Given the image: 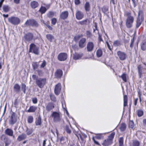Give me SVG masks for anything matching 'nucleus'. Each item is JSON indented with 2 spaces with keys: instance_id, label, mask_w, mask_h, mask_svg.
I'll return each mask as SVG.
<instances>
[{
  "instance_id": "obj_1",
  "label": "nucleus",
  "mask_w": 146,
  "mask_h": 146,
  "mask_svg": "<svg viewBox=\"0 0 146 146\" xmlns=\"http://www.w3.org/2000/svg\"><path fill=\"white\" fill-rule=\"evenodd\" d=\"M115 135V132H113L108 136V138L105 140L102 144L103 146H108L112 143L113 139Z\"/></svg>"
},
{
  "instance_id": "obj_2",
  "label": "nucleus",
  "mask_w": 146,
  "mask_h": 146,
  "mask_svg": "<svg viewBox=\"0 0 146 146\" xmlns=\"http://www.w3.org/2000/svg\"><path fill=\"white\" fill-rule=\"evenodd\" d=\"M130 15L131 14L129 13H127L126 15L127 18L126 19V24L128 28H130L132 27L134 21L133 17L131 16Z\"/></svg>"
},
{
  "instance_id": "obj_3",
  "label": "nucleus",
  "mask_w": 146,
  "mask_h": 146,
  "mask_svg": "<svg viewBox=\"0 0 146 146\" xmlns=\"http://www.w3.org/2000/svg\"><path fill=\"white\" fill-rule=\"evenodd\" d=\"M46 78H39L36 81V85L40 88H42L44 87L46 83Z\"/></svg>"
},
{
  "instance_id": "obj_4",
  "label": "nucleus",
  "mask_w": 146,
  "mask_h": 146,
  "mask_svg": "<svg viewBox=\"0 0 146 146\" xmlns=\"http://www.w3.org/2000/svg\"><path fill=\"white\" fill-rule=\"evenodd\" d=\"M29 52H33L38 55L39 54V48L37 46L34 44L31 43L30 45Z\"/></svg>"
},
{
  "instance_id": "obj_5",
  "label": "nucleus",
  "mask_w": 146,
  "mask_h": 146,
  "mask_svg": "<svg viewBox=\"0 0 146 146\" xmlns=\"http://www.w3.org/2000/svg\"><path fill=\"white\" fill-rule=\"evenodd\" d=\"M25 25L27 26H31L37 27H38L39 24L37 21L34 19L28 20L25 23Z\"/></svg>"
},
{
  "instance_id": "obj_6",
  "label": "nucleus",
  "mask_w": 146,
  "mask_h": 146,
  "mask_svg": "<svg viewBox=\"0 0 146 146\" xmlns=\"http://www.w3.org/2000/svg\"><path fill=\"white\" fill-rule=\"evenodd\" d=\"M8 21L10 23L14 25H17L20 22V20L19 18L14 17H11L9 18Z\"/></svg>"
},
{
  "instance_id": "obj_7",
  "label": "nucleus",
  "mask_w": 146,
  "mask_h": 146,
  "mask_svg": "<svg viewBox=\"0 0 146 146\" xmlns=\"http://www.w3.org/2000/svg\"><path fill=\"white\" fill-rule=\"evenodd\" d=\"M17 118L15 113L13 112L9 120V124L13 125L17 121Z\"/></svg>"
},
{
  "instance_id": "obj_8",
  "label": "nucleus",
  "mask_w": 146,
  "mask_h": 146,
  "mask_svg": "<svg viewBox=\"0 0 146 146\" xmlns=\"http://www.w3.org/2000/svg\"><path fill=\"white\" fill-rule=\"evenodd\" d=\"M67 54L65 53H61L58 56V59L60 61H64L67 58Z\"/></svg>"
},
{
  "instance_id": "obj_9",
  "label": "nucleus",
  "mask_w": 146,
  "mask_h": 146,
  "mask_svg": "<svg viewBox=\"0 0 146 146\" xmlns=\"http://www.w3.org/2000/svg\"><path fill=\"white\" fill-rule=\"evenodd\" d=\"M61 84L60 83H58L55 86L54 89V92L56 95H58L60 93L61 90Z\"/></svg>"
},
{
  "instance_id": "obj_10",
  "label": "nucleus",
  "mask_w": 146,
  "mask_h": 146,
  "mask_svg": "<svg viewBox=\"0 0 146 146\" xmlns=\"http://www.w3.org/2000/svg\"><path fill=\"white\" fill-rule=\"evenodd\" d=\"M52 116L53 118V120L55 122H58L60 121L59 114L56 112H53L52 114Z\"/></svg>"
},
{
  "instance_id": "obj_11",
  "label": "nucleus",
  "mask_w": 146,
  "mask_h": 146,
  "mask_svg": "<svg viewBox=\"0 0 146 146\" xmlns=\"http://www.w3.org/2000/svg\"><path fill=\"white\" fill-rule=\"evenodd\" d=\"M84 17V15L83 13L81 11L77 10L76 13V19L80 20L82 19Z\"/></svg>"
},
{
  "instance_id": "obj_12",
  "label": "nucleus",
  "mask_w": 146,
  "mask_h": 146,
  "mask_svg": "<svg viewBox=\"0 0 146 146\" xmlns=\"http://www.w3.org/2000/svg\"><path fill=\"white\" fill-rule=\"evenodd\" d=\"M54 108V104L52 102H50L48 103L46 106V110L48 111H50L53 110Z\"/></svg>"
},
{
  "instance_id": "obj_13",
  "label": "nucleus",
  "mask_w": 146,
  "mask_h": 146,
  "mask_svg": "<svg viewBox=\"0 0 146 146\" xmlns=\"http://www.w3.org/2000/svg\"><path fill=\"white\" fill-rule=\"evenodd\" d=\"M63 72L60 69H58L54 73L55 77L57 78H60L62 75Z\"/></svg>"
},
{
  "instance_id": "obj_14",
  "label": "nucleus",
  "mask_w": 146,
  "mask_h": 146,
  "mask_svg": "<svg viewBox=\"0 0 146 146\" xmlns=\"http://www.w3.org/2000/svg\"><path fill=\"white\" fill-rule=\"evenodd\" d=\"M94 47V45L93 43L91 42H88L87 46V49L88 52L92 51Z\"/></svg>"
},
{
  "instance_id": "obj_15",
  "label": "nucleus",
  "mask_w": 146,
  "mask_h": 146,
  "mask_svg": "<svg viewBox=\"0 0 146 146\" xmlns=\"http://www.w3.org/2000/svg\"><path fill=\"white\" fill-rule=\"evenodd\" d=\"M86 41V39L85 38H82L79 42L78 46L79 47L81 48H83L85 46Z\"/></svg>"
},
{
  "instance_id": "obj_16",
  "label": "nucleus",
  "mask_w": 146,
  "mask_h": 146,
  "mask_svg": "<svg viewBox=\"0 0 146 146\" xmlns=\"http://www.w3.org/2000/svg\"><path fill=\"white\" fill-rule=\"evenodd\" d=\"M33 37V35L32 33H28L24 36L25 40L27 41H29L32 40Z\"/></svg>"
},
{
  "instance_id": "obj_17",
  "label": "nucleus",
  "mask_w": 146,
  "mask_h": 146,
  "mask_svg": "<svg viewBox=\"0 0 146 146\" xmlns=\"http://www.w3.org/2000/svg\"><path fill=\"white\" fill-rule=\"evenodd\" d=\"M69 15L68 12L67 11L62 12L60 15V18L61 19L64 20L66 19Z\"/></svg>"
},
{
  "instance_id": "obj_18",
  "label": "nucleus",
  "mask_w": 146,
  "mask_h": 146,
  "mask_svg": "<svg viewBox=\"0 0 146 146\" xmlns=\"http://www.w3.org/2000/svg\"><path fill=\"white\" fill-rule=\"evenodd\" d=\"M84 8L86 13L89 12L91 7L90 3L89 2L87 1L86 2L84 5Z\"/></svg>"
},
{
  "instance_id": "obj_19",
  "label": "nucleus",
  "mask_w": 146,
  "mask_h": 146,
  "mask_svg": "<svg viewBox=\"0 0 146 146\" xmlns=\"http://www.w3.org/2000/svg\"><path fill=\"white\" fill-rule=\"evenodd\" d=\"M140 12V11L138 13V16L136 21L137 24L136 25V27L137 28H138L139 27L140 25L141 24L142 21V17H140L139 16Z\"/></svg>"
},
{
  "instance_id": "obj_20",
  "label": "nucleus",
  "mask_w": 146,
  "mask_h": 146,
  "mask_svg": "<svg viewBox=\"0 0 146 146\" xmlns=\"http://www.w3.org/2000/svg\"><path fill=\"white\" fill-rule=\"evenodd\" d=\"M5 134L10 136H13V131L11 129L7 128L5 129Z\"/></svg>"
},
{
  "instance_id": "obj_21",
  "label": "nucleus",
  "mask_w": 146,
  "mask_h": 146,
  "mask_svg": "<svg viewBox=\"0 0 146 146\" xmlns=\"http://www.w3.org/2000/svg\"><path fill=\"white\" fill-rule=\"evenodd\" d=\"M127 57L126 54L124 52L119 51V58L121 60H125Z\"/></svg>"
},
{
  "instance_id": "obj_22",
  "label": "nucleus",
  "mask_w": 146,
  "mask_h": 146,
  "mask_svg": "<svg viewBox=\"0 0 146 146\" xmlns=\"http://www.w3.org/2000/svg\"><path fill=\"white\" fill-rule=\"evenodd\" d=\"M27 137V135L24 133H23L18 136L17 140L19 141H21L26 139Z\"/></svg>"
},
{
  "instance_id": "obj_23",
  "label": "nucleus",
  "mask_w": 146,
  "mask_h": 146,
  "mask_svg": "<svg viewBox=\"0 0 146 146\" xmlns=\"http://www.w3.org/2000/svg\"><path fill=\"white\" fill-rule=\"evenodd\" d=\"M30 5L32 8L34 9L38 7L39 4L38 2L36 1H33L31 2Z\"/></svg>"
},
{
  "instance_id": "obj_24",
  "label": "nucleus",
  "mask_w": 146,
  "mask_h": 146,
  "mask_svg": "<svg viewBox=\"0 0 146 146\" xmlns=\"http://www.w3.org/2000/svg\"><path fill=\"white\" fill-rule=\"evenodd\" d=\"M82 56V53H75L73 55V58L74 59L77 60L81 58Z\"/></svg>"
},
{
  "instance_id": "obj_25",
  "label": "nucleus",
  "mask_w": 146,
  "mask_h": 146,
  "mask_svg": "<svg viewBox=\"0 0 146 146\" xmlns=\"http://www.w3.org/2000/svg\"><path fill=\"white\" fill-rule=\"evenodd\" d=\"M35 124L36 125H40L42 123L41 118L40 115H39L38 117L36 119Z\"/></svg>"
},
{
  "instance_id": "obj_26",
  "label": "nucleus",
  "mask_w": 146,
  "mask_h": 146,
  "mask_svg": "<svg viewBox=\"0 0 146 146\" xmlns=\"http://www.w3.org/2000/svg\"><path fill=\"white\" fill-rule=\"evenodd\" d=\"M37 107L35 106H31L27 111L29 113L35 112L37 109Z\"/></svg>"
},
{
  "instance_id": "obj_27",
  "label": "nucleus",
  "mask_w": 146,
  "mask_h": 146,
  "mask_svg": "<svg viewBox=\"0 0 146 146\" xmlns=\"http://www.w3.org/2000/svg\"><path fill=\"white\" fill-rule=\"evenodd\" d=\"M137 68L139 77L141 78L142 75V70L143 69V67L140 64L138 65Z\"/></svg>"
},
{
  "instance_id": "obj_28",
  "label": "nucleus",
  "mask_w": 146,
  "mask_h": 146,
  "mask_svg": "<svg viewBox=\"0 0 146 146\" xmlns=\"http://www.w3.org/2000/svg\"><path fill=\"white\" fill-rule=\"evenodd\" d=\"M126 128V125L124 123H121L119 127V129H120L121 131V132L125 130Z\"/></svg>"
},
{
  "instance_id": "obj_29",
  "label": "nucleus",
  "mask_w": 146,
  "mask_h": 146,
  "mask_svg": "<svg viewBox=\"0 0 146 146\" xmlns=\"http://www.w3.org/2000/svg\"><path fill=\"white\" fill-rule=\"evenodd\" d=\"M5 146H8L11 143V140L8 138L5 137L4 138Z\"/></svg>"
},
{
  "instance_id": "obj_30",
  "label": "nucleus",
  "mask_w": 146,
  "mask_h": 146,
  "mask_svg": "<svg viewBox=\"0 0 146 146\" xmlns=\"http://www.w3.org/2000/svg\"><path fill=\"white\" fill-rule=\"evenodd\" d=\"M14 91L17 92H19L20 89V86L18 84H15L14 86Z\"/></svg>"
},
{
  "instance_id": "obj_31",
  "label": "nucleus",
  "mask_w": 146,
  "mask_h": 146,
  "mask_svg": "<svg viewBox=\"0 0 146 146\" xmlns=\"http://www.w3.org/2000/svg\"><path fill=\"white\" fill-rule=\"evenodd\" d=\"M127 96L126 95H125L123 96V106L125 107L127 105Z\"/></svg>"
},
{
  "instance_id": "obj_32",
  "label": "nucleus",
  "mask_w": 146,
  "mask_h": 146,
  "mask_svg": "<svg viewBox=\"0 0 146 146\" xmlns=\"http://www.w3.org/2000/svg\"><path fill=\"white\" fill-rule=\"evenodd\" d=\"M47 10L46 8L42 6L39 10V11L41 13V14H43L45 13Z\"/></svg>"
},
{
  "instance_id": "obj_33",
  "label": "nucleus",
  "mask_w": 146,
  "mask_h": 146,
  "mask_svg": "<svg viewBox=\"0 0 146 146\" xmlns=\"http://www.w3.org/2000/svg\"><path fill=\"white\" fill-rule=\"evenodd\" d=\"M46 37L51 42L54 39V37L50 34H47L46 35Z\"/></svg>"
},
{
  "instance_id": "obj_34",
  "label": "nucleus",
  "mask_w": 146,
  "mask_h": 146,
  "mask_svg": "<svg viewBox=\"0 0 146 146\" xmlns=\"http://www.w3.org/2000/svg\"><path fill=\"white\" fill-rule=\"evenodd\" d=\"M96 55L97 57H100L102 54V52L101 49H98L96 52Z\"/></svg>"
},
{
  "instance_id": "obj_35",
  "label": "nucleus",
  "mask_w": 146,
  "mask_h": 146,
  "mask_svg": "<svg viewBox=\"0 0 146 146\" xmlns=\"http://www.w3.org/2000/svg\"><path fill=\"white\" fill-rule=\"evenodd\" d=\"M39 66V64L37 62H33L32 64V66L34 70L37 69Z\"/></svg>"
},
{
  "instance_id": "obj_36",
  "label": "nucleus",
  "mask_w": 146,
  "mask_h": 146,
  "mask_svg": "<svg viewBox=\"0 0 146 146\" xmlns=\"http://www.w3.org/2000/svg\"><path fill=\"white\" fill-rule=\"evenodd\" d=\"M140 143L137 140H134L133 141L132 146H139Z\"/></svg>"
},
{
  "instance_id": "obj_37",
  "label": "nucleus",
  "mask_w": 146,
  "mask_h": 146,
  "mask_svg": "<svg viewBox=\"0 0 146 146\" xmlns=\"http://www.w3.org/2000/svg\"><path fill=\"white\" fill-rule=\"evenodd\" d=\"M143 114V112L141 110H139L137 111V115L139 117L142 116Z\"/></svg>"
},
{
  "instance_id": "obj_38",
  "label": "nucleus",
  "mask_w": 146,
  "mask_h": 146,
  "mask_svg": "<svg viewBox=\"0 0 146 146\" xmlns=\"http://www.w3.org/2000/svg\"><path fill=\"white\" fill-rule=\"evenodd\" d=\"M10 9V7L8 5H4L3 7V10L5 12H8Z\"/></svg>"
},
{
  "instance_id": "obj_39",
  "label": "nucleus",
  "mask_w": 146,
  "mask_h": 146,
  "mask_svg": "<svg viewBox=\"0 0 146 146\" xmlns=\"http://www.w3.org/2000/svg\"><path fill=\"white\" fill-rule=\"evenodd\" d=\"M102 10L103 12L104 13H105L108 11V7L107 6H104L102 8Z\"/></svg>"
},
{
  "instance_id": "obj_40",
  "label": "nucleus",
  "mask_w": 146,
  "mask_h": 146,
  "mask_svg": "<svg viewBox=\"0 0 146 146\" xmlns=\"http://www.w3.org/2000/svg\"><path fill=\"white\" fill-rule=\"evenodd\" d=\"M141 49L143 50H146V42H144L141 44Z\"/></svg>"
},
{
  "instance_id": "obj_41",
  "label": "nucleus",
  "mask_w": 146,
  "mask_h": 146,
  "mask_svg": "<svg viewBox=\"0 0 146 146\" xmlns=\"http://www.w3.org/2000/svg\"><path fill=\"white\" fill-rule=\"evenodd\" d=\"M88 21V19H86L85 20L80 21L79 22V23L81 25H86Z\"/></svg>"
},
{
  "instance_id": "obj_42",
  "label": "nucleus",
  "mask_w": 146,
  "mask_h": 146,
  "mask_svg": "<svg viewBox=\"0 0 146 146\" xmlns=\"http://www.w3.org/2000/svg\"><path fill=\"white\" fill-rule=\"evenodd\" d=\"M96 138L98 139H100L103 138V134L100 133L97 134L95 136Z\"/></svg>"
},
{
  "instance_id": "obj_43",
  "label": "nucleus",
  "mask_w": 146,
  "mask_h": 146,
  "mask_svg": "<svg viewBox=\"0 0 146 146\" xmlns=\"http://www.w3.org/2000/svg\"><path fill=\"white\" fill-rule=\"evenodd\" d=\"M33 118L32 116H29L28 117V123H31L33 122Z\"/></svg>"
},
{
  "instance_id": "obj_44",
  "label": "nucleus",
  "mask_w": 146,
  "mask_h": 146,
  "mask_svg": "<svg viewBox=\"0 0 146 146\" xmlns=\"http://www.w3.org/2000/svg\"><path fill=\"white\" fill-rule=\"evenodd\" d=\"M134 123L133 121H129V127L132 129L134 127Z\"/></svg>"
},
{
  "instance_id": "obj_45",
  "label": "nucleus",
  "mask_w": 146,
  "mask_h": 146,
  "mask_svg": "<svg viewBox=\"0 0 146 146\" xmlns=\"http://www.w3.org/2000/svg\"><path fill=\"white\" fill-rule=\"evenodd\" d=\"M50 98L51 100L52 101L55 102L56 100V98L55 96L52 94H51L50 95Z\"/></svg>"
},
{
  "instance_id": "obj_46",
  "label": "nucleus",
  "mask_w": 146,
  "mask_h": 146,
  "mask_svg": "<svg viewBox=\"0 0 146 146\" xmlns=\"http://www.w3.org/2000/svg\"><path fill=\"white\" fill-rule=\"evenodd\" d=\"M126 75L125 74L123 73V74L121 76V77L122 79L125 82H126L127 81V79H126Z\"/></svg>"
},
{
  "instance_id": "obj_47",
  "label": "nucleus",
  "mask_w": 146,
  "mask_h": 146,
  "mask_svg": "<svg viewBox=\"0 0 146 146\" xmlns=\"http://www.w3.org/2000/svg\"><path fill=\"white\" fill-rule=\"evenodd\" d=\"M26 132L27 135H29L32 133L33 132V131L31 129H29L28 128H27V130H26Z\"/></svg>"
},
{
  "instance_id": "obj_48",
  "label": "nucleus",
  "mask_w": 146,
  "mask_h": 146,
  "mask_svg": "<svg viewBox=\"0 0 146 146\" xmlns=\"http://www.w3.org/2000/svg\"><path fill=\"white\" fill-rule=\"evenodd\" d=\"M123 137L119 138V146H123Z\"/></svg>"
},
{
  "instance_id": "obj_49",
  "label": "nucleus",
  "mask_w": 146,
  "mask_h": 146,
  "mask_svg": "<svg viewBox=\"0 0 146 146\" xmlns=\"http://www.w3.org/2000/svg\"><path fill=\"white\" fill-rule=\"evenodd\" d=\"M22 89L24 94L25 93L26 90V86L24 84H22Z\"/></svg>"
},
{
  "instance_id": "obj_50",
  "label": "nucleus",
  "mask_w": 146,
  "mask_h": 146,
  "mask_svg": "<svg viewBox=\"0 0 146 146\" xmlns=\"http://www.w3.org/2000/svg\"><path fill=\"white\" fill-rule=\"evenodd\" d=\"M86 36L88 38H91L92 36L91 33L89 31H87L86 32Z\"/></svg>"
},
{
  "instance_id": "obj_51",
  "label": "nucleus",
  "mask_w": 146,
  "mask_h": 146,
  "mask_svg": "<svg viewBox=\"0 0 146 146\" xmlns=\"http://www.w3.org/2000/svg\"><path fill=\"white\" fill-rule=\"evenodd\" d=\"M57 21V19L55 18H53L51 19V24L53 25H55Z\"/></svg>"
},
{
  "instance_id": "obj_52",
  "label": "nucleus",
  "mask_w": 146,
  "mask_h": 146,
  "mask_svg": "<svg viewBox=\"0 0 146 146\" xmlns=\"http://www.w3.org/2000/svg\"><path fill=\"white\" fill-rule=\"evenodd\" d=\"M66 132L68 134H70L71 133V131L68 125H66Z\"/></svg>"
},
{
  "instance_id": "obj_53",
  "label": "nucleus",
  "mask_w": 146,
  "mask_h": 146,
  "mask_svg": "<svg viewBox=\"0 0 146 146\" xmlns=\"http://www.w3.org/2000/svg\"><path fill=\"white\" fill-rule=\"evenodd\" d=\"M54 13L52 11H50L48 14V16L49 17L51 18L53 17L54 15Z\"/></svg>"
},
{
  "instance_id": "obj_54",
  "label": "nucleus",
  "mask_w": 146,
  "mask_h": 146,
  "mask_svg": "<svg viewBox=\"0 0 146 146\" xmlns=\"http://www.w3.org/2000/svg\"><path fill=\"white\" fill-rule=\"evenodd\" d=\"M46 62L45 60H44L40 65L41 68H44L46 65Z\"/></svg>"
},
{
  "instance_id": "obj_55",
  "label": "nucleus",
  "mask_w": 146,
  "mask_h": 146,
  "mask_svg": "<svg viewBox=\"0 0 146 146\" xmlns=\"http://www.w3.org/2000/svg\"><path fill=\"white\" fill-rule=\"evenodd\" d=\"M32 101L34 104H36L38 102V100L36 98H32Z\"/></svg>"
},
{
  "instance_id": "obj_56",
  "label": "nucleus",
  "mask_w": 146,
  "mask_h": 146,
  "mask_svg": "<svg viewBox=\"0 0 146 146\" xmlns=\"http://www.w3.org/2000/svg\"><path fill=\"white\" fill-rule=\"evenodd\" d=\"M119 45V41L116 40L113 43V46L115 47H117Z\"/></svg>"
},
{
  "instance_id": "obj_57",
  "label": "nucleus",
  "mask_w": 146,
  "mask_h": 146,
  "mask_svg": "<svg viewBox=\"0 0 146 146\" xmlns=\"http://www.w3.org/2000/svg\"><path fill=\"white\" fill-rule=\"evenodd\" d=\"M32 78L33 79V80H35L36 81V80L37 79H38V76H37L35 74H34L32 75Z\"/></svg>"
},
{
  "instance_id": "obj_58",
  "label": "nucleus",
  "mask_w": 146,
  "mask_h": 146,
  "mask_svg": "<svg viewBox=\"0 0 146 146\" xmlns=\"http://www.w3.org/2000/svg\"><path fill=\"white\" fill-rule=\"evenodd\" d=\"M38 74L40 76H41L43 75V72L42 70H37Z\"/></svg>"
},
{
  "instance_id": "obj_59",
  "label": "nucleus",
  "mask_w": 146,
  "mask_h": 146,
  "mask_svg": "<svg viewBox=\"0 0 146 146\" xmlns=\"http://www.w3.org/2000/svg\"><path fill=\"white\" fill-rule=\"evenodd\" d=\"M81 36L80 35H78L76 36H75L74 38V40L76 42L80 38Z\"/></svg>"
},
{
  "instance_id": "obj_60",
  "label": "nucleus",
  "mask_w": 146,
  "mask_h": 146,
  "mask_svg": "<svg viewBox=\"0 0 146 146\" xmlns=\"http://www.w3.org/2000/svg\"><path fill=\"white\" fill-rule=\"evenodd\" d=\"M72 48L74 49L75 50H78V46L76 44H73L72 45Z\"/></svg>"
},
{
  "instance_id": "obj_61",
  "label": "nucleus",
  "mask_w": 146,
  "mask_h": 146,
  "mask_svg": "<svg viewBox=\"0 0 146 146\" xmlns=\"http://www.w3.org/2000/svg\"><path fill=\"white\" fill-rule=\"evenodd\" d=\"M92 139L94 142V143L96 145H97L99 146H101L100 145L99 143L97 141H96L94 139V137L92 138Z\"/></svg>"
},
{
  "instance_id": "obj_62",
  "label": "nucleus",
  "mask_w": 146,
  "mask_h": 146,
  "mask_svg": "<svg viewBox=\"0 0 146 146\" xmlns=\"http://www.w3.org/2000/svg\"><path fill=\"white\" fill-rule=\"evenodd\" d=\"M133 42L134 40L133 38V39H132L131 40V42L130 45V47H131V49H132V47H133Z\"/></svg>"
},
{
  "instance_id": "obj_63",
  "label": "nucleus",
  "mask_w": 146,
  "mask_h": 146,
  "mask_svg": "<svg viewBox=\"0 0 146 146\" xmlns=\"http://www.w3.org/2000/svg\"><path fill=\"white\" fill-rule=\"evenodd\" d=\"M98 40L99 42H100L101 41L103 42V40L102 38L101 35L100 34H99Z\"/></svg>"
},
{
  "instance_id": "obj_64",
  "label": "nucleus",
  "mask_w": 146,
  "mask_h": 146,
  "mask_svg": "<svg viewBox=\"0 0 146 146\" xmlns=\"http://www.w3.org/2000/svg\"><path fill=\"white\" fill-rule=\"evenodd\" d=\"M75 3L76 5H79L80 3V0H75Z\"/></svg>"
}]
</instances>
